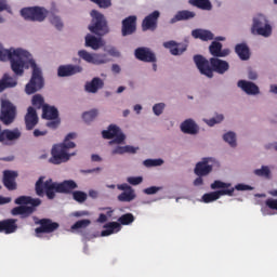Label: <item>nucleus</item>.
Listing matches in <instances>:
<instances>
[{"label": "nucleus", "instance_id": "7c9ffc66", "mask_svg": "<svg viewBox=\"0 0 277 277\" xmlns=\"http://www.w3.org/2000/svg\"><path fill=\"white\" fill-rule=\"evenodd\" d=\"M42 119H48V120L60 119V111L56 109L55 106L45 105L43 106V109H42Z\"/></svg>", "mask_w": 277, "mask_h": 277}, {"label": "nucleus", "instance_id": "bf43d9fd", "mask_svg": "<svg viewBox=\"0 0 277 277\" xmlns=\"http://www.w3.org/2000/svg\"><path fill=\"white\" fill-rule=\"evenodd\" d=\"M2 11L11 12V8L8 5L6 0H0V13Z\"/></svg>", "mask_w": 277, "mask_h": 277}, {"label": "nucleus", "instance_id": "2eb2a0df", "mask_svg": "<svg viewBox=\"0 0 277 277\" xmlns=\"http://www.w3.org/2000/svg\"><path fill=\"white\" fill-rule=\"evenodd\" d=\"M136 21L135 15H131L122 19L121 35L122 37L132 36L136 31Z\"/></svg>", "mask_w": 277, "mask_h": 277}, {"label": "nucleus", "instance_id": "473e14b6", "mask_svg": "<svg viewBox=\"0 0 277 277\" xmlns=\"http://www.w3.org/2000/svg\"><path fill=\"white\" fill-rule=\"evenodd\" d=\"M138 147H134L132 145H124V146H115L114 149L111 150V155H124V154H136V150Z\"/></svg>", "mask_w": 277, "mask_h": 277}, {"label": "nucleus", "instance_id": "680f3d73", "mask_svg": "<svg viewBox=\"0 0 277 277\" xmlns=\"http://www.w3.org/2000/svg\"><path fill=\"white\" fill-rule=\"evenodd\" d=\"M101 168H95V169H84V170H81V173L82 174H92V173H98L101 172Z\"/></svg>", "mask_w": 277, "mask_h": 277}, {"label": "nucleus", "instance_id": "864d4df0", "mask_svg": "<svg viewBox=\"0 0 277 277\" xmlns=\"http://www.w3.org/2000/svg\"><path fill=\"white\" fill-rule=\"evenodd\" d=\"M265 207L272 211H277V199L268 198L265 201Z\"/></svg>", "mask_w": 277, "mask_h": 277}, {"label": "nucleus", "instance_id": "37998d69", "mask_svg": "<svg viewBox=\"0 0 277 277\" xmlns=\"http://www.w3.org/2000/svg\"><path fill=\"white\" fill-rule=\"evenodd\" d=\"M232 187V184L229 183H224L222 181H214L212 184H211V189L212 190H216V189H222V190H229Z\"/></svg>", "mask_w": 277, "mask_h": 277}, {"label": "nucleus", "instance_id": "774afa93", "mask_svg": "<svg viewBox=\"0 0 277 277\" xmlns=\"http://www.w3.org/2000/svg\"><path fill=\"white\" fill-rule=\"evenodd\" d=\"M258 74L253 70H249L248 72V78L251 79V80H255L258 78Z\"/></svg>", "mask_w": 277, "mask_h": 277}, {"label": "nucleus", "instance_id": "4d7b16f0", "mask_svg": "<svg viewBox=\"0 0 277 277\" xmlns=\"http://www.w3.org/2000/svg\"><path fill=\"white\" fill-rule=\"evenodd\" d=\"M128 183H130L133 186H136L141 183H143V177L142 176H137V177H128Z\"/></svg>", "mask_w": 277, "mask_h": 277}, {"label": "nucleus", "instance_id": "de8ad7c7", "mask_svg": "<svg viewBox=\"0 0 277 277\" xmlns=\"http://www.w3.org/2000/svg\"><path fill=\"white\" fill-rule=\"evenodd\" d=\"M72 197L78 203H83L84 201L88 200V194L80 190L74 192Z\"/></svg>", "mask_w": 277, "mask_h": 277}, {"label": "nucleus", "instance_id": "9d476101", "mask_svg": "<svg viewBox=\"0 0 277 277\" xmlns=\"http://www.w3.org/2000/svg\"><path fill=\"white\" fill-rule=\"evenodd\" d=\"M102 135L105 140H111L109 141V145L123 144L126 141V135L115 124H110L108 130H103Z\"/></svg>", "mask_w": 277, "mask_h": 277}, {"label": "nucleus", "instance_id": "79ce46f5", "mask_svg": "<svg viewBox=\"0 0 277 277\" xmlns=\"http://www.w3.org/2000/svg\"><path fill=\"white\" fill-rule=\"evenodd\" d=\"M223 141H225L232 148L237 146L236 134L233 131L227 132L223 135Z\"/></svg>", "mask_w": 277, "mask_h": 277}, {"label": "nucleus", "instance_id": "09e8293b", "mask_svg": "<svg viewBox=\"0 0 277 277\" xmlns=\"http://www.w3.org/2000/svg\"><path fill=\"white\" fill-rule=\"evenodd\" d=\"M92 3L96 4L97 8L108 9L111 6V0H89Z\"/></svg>", "mask_w": 277, "mask_h": 277}, {"label": "nucleus", "instance_id": "4c0bfd02", "mask_svg": "<svg viewBox=\"0 0 277 277\" xmlns=\"http://www.w3.org/2000/svg\"><path fill=\"white\" fill-rule=\"evenodd\" d=\"M136 198L135 190H130V192H123L119 194L118 200L120 202H131Z\"/></svg>", "mask_w": 277, "mask_h": 277}, {"label": "nucleus", "instance_id": "2f4dec72", "mask_svg": "<svg viewBox=\"0 0 277 277\" xmlns=\"http://www.w3.org/2000/svg\"><path fill=\"white\" fill-rule=\"evenodd\" d=\"M119 230H122V225H120L118 222H109L108 224L104 225V230L101 235L102 237H108L115 233H118Z\"/></svg>", "mask_w": 277, "mask_h": 277}, {"label": "nucleus", "instance_id": "20e7f679", "mask_svg": "<svg viewBox=\"0 0 277 277\" xmlns=\"http://www.w3.org/2000/svg\"><path fill=\"white\" fill-rule=\"evenodd\" d=\"M75 138L76 133L71 132L67 134L63 144L54 145V147L51 149V158L49 159V162L55 166H60L69 161L70 154H68V150L76 147V144L71 142V140Z\"/></svg>", "mask_w": 277, "mask_h": 277}, {"label": "nucleus", "instance_id": "8fccbe9b", "mask_svg": "<svg viewBox=\"0 0 277 277\" xmlns=\"http://www.w3.org/2000/svg\"><path fill=\"white\" fill-rule=\"evenodd\" d=\"M50 23L52 25H54L57 30H62L63 27H64V24H63L62 19L60 17H57V16H52L50 18Z\"/></svg>", "mask_w": 277, "mask_h": 277}, {"label": "nucleus", "instance_id": "412c9836", "mask_svg": "<svg viewBox=\"0 0 277 277\" xmlns=\"http://www.w3.org/2000/svg\"><path fill=\"white\" fill-rule=\"evenodd\" d=\"M24 120H25V128L28 131H31L35 129V127L39 122V118H38L35 107H31V106L28 107V113H27V115H25Z\"/></svg>", "mask_w": 277, "mask_h": 277}, {"label": "nucleus", "instance_id": "69168bd1", "mask_svg": "<svg viewBox=\"0 0 277 277\" xmlns=\"http://www.w3.org/2000/svg\"><path fill=\"white\" fill-rule=\"evenodd\" d=\"M12 201L11 197H2L0 196V206L8 205Z\"/></svg>", "mask_w": 277, "mask_h": 277}, {"label": "nucleus", "instance_id": "f8f14e48", "mask_svg": "<svg viewBox=\"0 0 277 277\" xmlns=\"http://www.w3.org/2000/svg\"><path fill=\"white\" fill-rule=\"evenodd\" d=\"M18 173L14 170H4L2 183L6 190L15 192L17 189L16 179Z\"/></svg>", "mask_w": 277, "mask_h": 277}, {"label": "nucleus", "instance_id": "bb28decb", "mask_svg": "<svg viewBox=\"0 0 277 277\" xmlns=\"http://www.w3.org/2000/svg\"><path fill=\"white\" fill-rule=\"evenodd\" d=\"M163 47L169 49L172 55H182L187 50V45L175 43L174 41L166 42Z\"/></svg>", "mask_w": 277, "mask_h": 277}, {"label": "nucleus", "instance_id": "f03ea898", "mask_svg": "<svg viewBox=\"0 0 277 277\" xmlns=\"http://www.w3.org/2000/svg\"><path fill=\"white\" fill-rule=\"evenodd\" d=\"M75 189H78V184L74 180H65L62 183H54L52 179L44 182V177L41 176L35 183V193L38 197H44L47 195L48 199L53 200L55 198V193L58 194H72Z\"/></svg>", "mask_w": 277, "mask_h": 277}, {"label": "nucleus", "instance_id": "3c124183", "mask_svg": "<svg viewBox=\"0 0 277 277\" xmlns=\"http://www.w3.org/2000/svg\"><path fill=\"white\" fill-rule=\"evenodd\" d=\"M224 120L223 115H217L216 118H211L210 120H206L209 127H214L215 124L222 122Z\"/></svg>", "mask_w": 277, "mask_h": 277}, {"label": "nucleus", "instance_id": "ea45409f", "mask_svg": "<svg viewBox=\"0 0 277 277\" xmlns=\"http://www.w3.org/2000/svg\"><path fill=\"white\" fill-rule=\"evenodd\" d=\"M97 116H98V110L94 108L89 111H85L82 115V119L84 120L85 123H91L94 119L97 118Z\"/></svg>", "mask_w": 277, "mask_h": 277}, {"label": "nucleus", "instance_id": "cd10ccee", "mask_svg": "<svg viewBox=\"0 0 277 277\" xmlns=\"http://www.w3.org/2000/svg\"><path fill=\"white\" fill-rule=\"evenodd\" d=\"M21 137V131L18 129L15 130H3L0 133V142L3 143L5 141H16Z\"/></svg>", "mask_w": 277, "mask_h": 277}, {"label": "nucleus", "instance_id": "13d9d810", "mask_svg": "<svg viewBox=\"0 0 277 277\" xmlns=\"http://www.w3.org/2000/svg\"><path fill=\"white\" fill-rule=\"evenodd\" d=\"M61 124V120L60 118H56V119H52V121H48L47 122V127L51 128V129H56L58 128Z\"/></svg>", "mask_w": 277, "mask_h": 277}, {"label": "nucleus", "instance_id": "58836bf2", "mask_svg": "<svg viewBox=\"0 0 277 277\" xmlns=\"http://www.w3.org/2000/svg\"><path fill=\"white\" fill-rule=\"evenodd\" d=\"M31 104L37 109H44V106L48 104H44V97L40 94H35L31 98Z\"/></svg>", "mask_w": 277, "mask_h": 277}, {"label": "nucleus", "instance_id": "a211bd4d", "mask_svg": "<svg viewBox=\"0 0 277 277\" xmlns=\"http://www.w3.org/2000/svg\"><path fill=\"white\" fill-rule=\"evenodd\" d=\"M83 68L79 65H63L58 67L57 75L60 78H66L80 74Z\"/></svg>", "mask_w": 277, "mask_h": 277}, {"label": "nucleus", "instance_id": "0e129e2a", "mask_svg": "<svg viewBox=\"0 0 277 277\" xmlns=\"http://www.w3.org/2000/svg\"><path fill=\"white\" fill-rule=\"evenodd\" d=\"M74 215H75L76 217H81V216L90 215V213H89V211L82 210V211H76V212L74 213Z\"/></svg>", "mask_w": 277, "mask_h": 277}, {"label": "nucleus", "instance_id": "e433bc0d", "mask_svg": "<svg viewBox=\"0 0 277 277\" xmlns=\"http://www.w3.org/2000/svg\"><path fill=\"white\" fill-rule=\"evenodd\" d=\"M188 4L203 11H210L213 8L209 0H188Z\"/></svg>", "mask_w": 277, "mask_h": 277}, {"label": "nucleus", "instance_id": "f257e3e1", "mask_svg": "<svg viewBox=\"0 0 277 277\" xmlns=\"http://www.w3.org/2000/svg\"><path fill=\"white\" fill-rule=\"evenodd\" d=\"M8 61H10L11 69L17 77L24 76L25 69H29V67L32 69L30 81L25 85V93H27V95H34L44 88L42 69L37 66L36 61L27 50H15L12 48L6 50L0 47V62Z\"/></svg>", "mask_w": 277, "mask_h": 277}, {"label": "nucleus", "instance_id": "dca6fc26", "mask_svg": "<svg viewBox=\"0 0 277 277\" xmlns=\"http://www.w3.org/2000/svg\"><path fill=\"white\" fill-rule=\"evenodd\" d=\"M14 205L19 207H28V208L37 209L42 205V200H40L39 198H32L30 196L23 195L14 200Z\"/></svg>", "mask_w": 277, "mask_h": 277}, {"label": "nucleus", "instance_id": "6e6552de", "mask_svg": "<svg viewBox=\"0 0 277 277\" xmlns=\"http://www.w3.org/2000/svg\"><path fill=\"white\" fill-rule=\"evenodd\" d=\"M21 16L26 21L42 23L48 16V11L39 6L24 8L21 10Z\"/></svg>", "mask_w": 277, "mask_h": 277}, {"label": "nucleus", "instance_id": "6ab92c4d", "mask_svg": "<svg viewBox=\"0 0 277 277\" xmlns=\"http://www.w3.org/2000/svg\"><path fill=\"white\" fill-rule=\"evenodd\" d=\"M18 229L16 219H4L0 221V233L5 235H11L16 233Z\"/></svg>", "mask_w": 277, "mask_h": 277}, {"label": "nucleus", "instance_id": "39448f33", "mask_svg": "<svg viewBox=\"0 0 277 277\" xmlns=\"http://www.w3.org/2000/svg\"><path fill=\"white\" fill-rule=\"evenodd\" d=\"M91 16L92 23L90 26H88V30L98 37L106 36V34L109 32V27L107 25L105 15H103L101 12L96 10H93L91 12Z\"/></svg>", "mask_w": 277, "mask_h": 277}, {"label": "nucleus", "instance_id": "9b49d317", "mask_svg": "<svg viewBox=\"0 0 277 277\" xmlns=\"http://www.w3.org/2000/svg\"><path fill=\"white\" fill-rule=\"evenodd\" d=\"M78 56L82 58L87 64L101 65L109 63V58L106 54H91L88 50H79Z\"/></svg>", "mask_w": 277, "mask_h": 277}, {"label": "nucleus", "instance_id": "ddd939ff", "mask_svg": "<svg viewBox=\"0 0 277 277\" xmlns=\"http://www.w3.org/2000/svg\"><path fill=\"white\" fill-rule=\"evenodd\" d=\"M134 57L143 63H156L155 53L150 49L145 47H141L134 50Z\"/></svg>", "mask_w": 277, "mask_h": 277}, {"label": "nucleus", "instance_id": "5fc2aeb1", "mask_svg": "<svg viewBox=\"0 0 277 277\" xmlns=\"http://www.w3.org/2000/svg\"><path fill=\"white\" fill-rule=\"evenodd\" d=\"M229 189H234V190H237V192H251L252 186H248V185H245V184H238L234 187H229Z\"/></svg>", "mask_w": 277, "mask_h": 277}, {"label": "nucleus", "instance_id": "0eeeda50", "mask_svg": "<svg viewBox=\"0 0 277 277\" xmlns=\"http://www.w3.org/2000/svg\"><path fill=\"white\" fill-rule=\"evenodd\" d=\"M17 116V108L14 104H12L9 100H3L1 102V115L0 121L5 127L11 126L14 123Z\"/></svg>", "mask_w": 277, "mask_h": 277}, {"label": "nucleus", "instance_id": "338daca9", "mask_svg": "<svg viewBox=\"0 0 277 277\" xmlns=\"http://www.w3.org/2000/svg\"><path fill=\"white\" fill-rule=\"evenodd\" d=\"M96 222H98V223H105V222H107V215L104 214V213H101V214H100V217H97Z\"/></svg>", "mask_w": 277, "mask_h": 277}, {"label": "nucleus", "instance_id": "c03bdc74", "mask_svg": "<svg viewBox=\"0 0 277 277\" xmlns=\"http://www.w3.org/2000/svg\"><path fill=\"white\" fill-rule=\"evenodd\" d=\"M90 224H91V221L89 219L79 220L72 225L71 229L72 230L84 229V228H88Z\"/></svg>", "mask_w": 277, "mask_h": 277}, {"label": "nucleus", "instance_id": "6e6d98bb", "mask_svg": "<svg viewBox=\"0 0 277 277\" xmlns=\"http://www.w3.org/2000/svg\"><path fill=\"white\" fill-rule=\"evenodd\" d=\"M163 109H164V104L163 103L156 104L153 107V110H154L156 116H161V114L163 113Z\"/></svg>", "mask_w": 277, "mask_h": 277}, {"label": "nucleus", "instance_id": "1a4fd4ad", "mask_svg": "<svg viewBox=\"0 0 277 277\" xmlns=\"http://www.w3.org/2000/svg\"><path fill=\"white\" fill-rule=\"evenodd\" d=\"M35 225H40L35 228V234H52L55 230L60 229V223L53 222L52 219L43 217L38 220V217H34Z\"/></svg>", "mask_w": 277, "mask_h": 277}, {"label": "nucleus", "instance_id": "052dcab7", "mask_svg": "<svg viewBox=\"0 0 277 277\" xmlns=\"http://www.w3.org/2000/svg\"><path fill=\"white\" fill-rule=\"evenodd\" d=\"M118 189L120 192H134L132 186H129L128 184L123 183L121 185H118Z\"/></svg>", "mask_w": 277, "mask_h": 277}, {"label": "nucleus", "instance_id": "aec40b11", "mask_svg": "<svg viewBox=\"0 0 277 277\" xmlns=\"http://www.w3.org/2000/svg\"><path fill=\"white\" fill-rule=\"evenodd\" d=\"M210 158H203L201 162H197L194 172L197 176H207L213 171V166L209 164Z\"/></svg>", "mask_w": 277, "mask_h": 277}, {"label": "nucleus", "instance_id": "49530a36", "mask_svg": "<svg viewBox=\"0 0 277 277\" xmlns=\"http://www.w3.org/2000/svg\"><path fill=\"white\" fill-rule=\"evenodd\" d=\"M254 174L265 179H271V169L267 166H263L262 169H255Z\"/></svg>", "mask_w": 277, "mask_h": 277}, {"label": "nucleus", "instance_id": "423d86ee", "mask_svg": "<svg viewBox=\"0 0 277 277\" xmlns=\"http://www.w3.org/2000/svg\"><path fill=\"white\" fill-rule=\"evenodd\" d=\"M272 26L268 23V19L260 14L253 19V26H251V34L254 36H262L268 38L272 36Z\"/></svg>", "mask_w": 277, "mask_h": 277}, {"label": "nucleus", "instance_id": "a18cd8bd", "mask_svg": "<svg viewBox=\"0 0 277 277\" xmlns=\"http://www.w3.org/2000/svg\"><path fill=\"white\" fill-rule=\"evenodd\" d=\"M163 164L162 159H146L143 161V166L145 168H156V167H161Z\"/></svg>", "mask_w": 277, "mask_h": 277}, {"label": "nucleus", "instance_id": "4be33fe9", "mask_svg": "<svg viewBox=\"0 0 277 277\" xmlns=\"http://www.w3.org/2000/svg\"><path fill=\"white\" fill-rule=\"evenodd\" d=\"M210 54L213 55V58L226 57L229 55L228 49H223V43L213 41L209 47Z\"/></svg>", "mask_w": 277, "mask_h": 277}, {"label": "nucleus", "instance_id": "e2e57ef3", "mask_svg": "<svg viewBox=\"0 0 277 277\" xmlns=\"http://www.w3.org/2000/svg\"><path fill=\"white\" fill-rule=\"evenodd\" d=\"M48 134V131L47 130H34V132H32V135L35 136V137H39V136H44V135H47Z\"/></svg>", "mask_w": 277, "mask_h": 277}, {"label": "nucleus", "instance_id": "c756f323", "mask_svg": "<svg viewBox=\"0 0 277 277\" xmlns=\"http://www.w3.org/2000/svg\"><path fill=\"white\" fill-rule=\"evenodd\" d=\"M236 54L241 61H248L250 60L251 53L250 48L246 43H238L236 44V48L234 49Z\"/></svg>", "mask_w": 277, "mask_h": 277}, {"label": "nucleus", "instance_id": "c9c22d12", "mask_svg": "<svg viewBox=\"0 0 277 277\" xmlns=\"http://www.w3.org/2000/svg\"><path fill=\"white\" fill-rule=\"evenodd\" d=\"M85 47H90L93 50H98L101 47H103L102 39L96 38L93 35H87L85 36Z\"/></svg>", "mask_w": 277, "mask_h": 277}, {"label": "nucleus", "instance_id": "c85d7f7f", "mask_svg": "<svg viewBox=\"0 0 277 277\" xmlns=\"http://www.w3.org/2000/svg\"><path fill=\"white\" fill-rule=\"evenodd\" d=\"M196 17V12L193 11H177L174 17L171 19V23H179L184 21H190Z\"/></svg>", "mask_w": 277, "mask_h": 277}, {"label": "nucleus", "instance_id": "7ed1b4c3", "mask_svg": "<svg viewBox=\"0 0 277 277\" xmlns=\"http://www.w3.org/2000/svg\"><path fill=\"white\" fill-rule=\"evenodd\" d=\"M194 63L196 64L197 69L201 72V75L212 79L214 77L213 72H217L220 75H224L228 71L229 65L226 61L220 60L217 57H212L207 60L202 55H195Z\"/></svg>", "mask_w": 277, "mask_h": 277}, {"label": "nucleus", "instance_id": "f3484780", "mask_svg": "<svg viewBox=\"0 0 277 277\" xmlns=\"http://www.w3.org/2000/svg\"><path fill=\"white\" fill-rule=\"evenodd\" d=\"M222 196L233 197L234 196V188L221 189V190L212 192V193H206L202 196V200H203L205 203H210V202H213V201L217 200Z\"/></svg>", "mask_w": 277, "mask_h": 277}, {"label": "nucleus", "instance_id": "a878e982", "mask_svg": "<svg viewBox=\"0 0 277 277\" xmlns=\"http://www.w3.org/2000/svg\"><path fill=\"white\" fill-rule=\"evenodd\" d=\"M105 87V82L98 78L94 77L91 82L85 83V91L88 93L96 94L98 90Z\"/></svg>", "mask_w": 277, "mask_h": 277}, {"label": "nucleus", "instance_id": "393cba45", "mask_svg": "<svg viewBox=\"0 0 277 277\" xmlns=\"http://www.w3.org/2000/svg\"><path fill=\"white\" fill-rule=\"evenodd\" d=\"M181 130L184 134L187 135H197L199 132V128L196 123V121H193L192 119H186L181 124Z\"/></svg>", "mask_w": 277, "mask_h": 277}, {"label": "nucleus", "instance_id": "b1692460", "mask_svg": "<svg viewBox=\"0 0 277 277\" xmlns=\"http://www.w3.org/2000/svg\"><path fill=\"white\" fill-rule=\"evenodd\" d=\"M247 95H258L260 94V88L254 82H248L245 80H239L237 83Z\"/></svg>", "mask_w": 277, "mask_h": 277}, {"label": "nucleus", "instance_id": "603ef678", "mask_svg": "<svg viewBox=\"0 0 277 277\" xmlns=\"http://www.w3.org/2000/svg\"><path fill=\"white\" fill-rule=\"evenodd\" d=\"M162 190V186H150L147 187L143 190V193H145L146 195L150 196V195H155L158 192Z\"/></svg>", "mask_w": 277, "mask_h": 277}, {"label": "nucleus", "instance_id": "f704fd0d", "mask_svg": "<svg viewBox=\"0 0 277 277\" xmlns=\"http://www.w3.org/2000/svg\"><path fill=\"white\" fill-rule=\"evenodd\" d=\"M17 85V81L15 78L10 77L9 74H4L2 79L0 80V92L6 90V88H15Z\"/></svg>", "mask_w": 277, "mask_h": 277}, {"label": "nucleus", "instance_id": "72a5a7b5", "mask_svg": "<svg viewBox=\"0 0 277 277\" xmlns=\"http://www.w3.org/2000/svg\"><path fill=\"white\" fill-rule=\"evenodd\" d=\"M192 36L202 41L214 40V35L210 30L194 29Z\"/></svg>", "mask_w": 277, "mask_h": 277}, {"label": "nucleus", "instance_id": "4468645a", "mask_svg": "<svg viewBox=\"0 0 277 277\" xmlns=\"http://www.w3.org/2000/svg\"><path fill=\"white\" fill-rule=\"evenodd\" d=\"M160 18V12L154 11L149 15L145 17V19L142 21V30L143 31H155L157 28V23Z\"/></svg>", "mask_w": 277, "mask_h": 277}, {"label": "nucleus", "instance_id": "5701e85b", "mask_svg": "<svg viewBox=\"0 0 277 277\" xmlns=\"http://www.w3.org/2000/svg\"><path fill=\"white\" fill-rule=\"evenodd\" d=\"M37 212V209L28 206H18L11 210V214L14 216L21 215V219H27L34 213Z\"/></svg>", "mask_w": 277, "mask_h": 277}, {"label": "nucleus", "instance_id": "a19ab883", "mask_svg": "<svg viewBox=\"0 0 277 277\" xmlns=\"http://www.w3.org/2000/svg\"><path fill=\"white\" fill-rule=\"evenodd\" d=\"M135 221V217L132 213H127V214H123L121 215L119 219H118V222L120 224V226H127V225H130L132 224L133 222Z\"/></svg>", "mask_w": 277, "mask_h": 277}]
</instances>
